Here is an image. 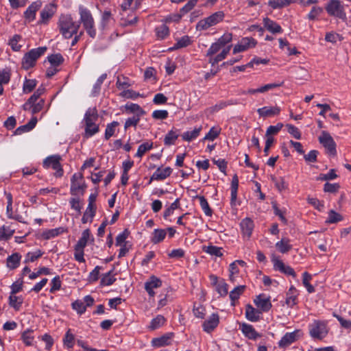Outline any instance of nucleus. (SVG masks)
<instances>
[{"label":"nucleus","instance_id":"nucleus-61","mask_svg":"<svg viewBox=\"0 0 351 351\" xmlns=\"http://www.w3.org/2000/svg\"><path fill=\"white\" fill-rule=\"evenodd\" d=\"M340 189V185L338 183L331 184L326 182L324 186V191L326 193H337Z\"/></svg>","mask_w":351,"mask_h":351},{"label":"nucleus","instance_id":"nucleus-34","mask_svg":"<svg viewBox=\"0 0 351 351\" xmlns=\"http://www.w3.org/2000/svg\"><path fill=\"white\" fill-rule=\"evenodd\" d=\"M343 219V216L334 210H330L328 212V216L326 220V223H337Z\"/></svg>","mask_w":351,"mask_h":351},{"label":"nucleus","instance_id":"nucleus-42","mask_svg":"<svg viewBox=\"0 0 351 351\" xmlns=\"http://www.w3.org/2000/svg\"><path fill=\"white\" fill-rule=\"evenodd\" d=\"M191 44L190 37L188 36H182L179 39L174 46L170 48V50H175L182 47H186Z\"/></svg>","mask_w":351,"mask_h":351},{"label":"nucleus","instance_id":"nucleus-46","mask_svg":"<svg viewBox=\"0 0 351 351\" xmlns=\"http://www.w3.org/2000/svg\"><path fill=\"white\" fill-rule=\"evenodd\" d=\"M153 147V143L145 142L138 146L136 156L141 158L146 152L150 150Z\"/></svg>","mask_w":351,"mask_h":351},{"label":"nucleus","instance_id":"nucleus-52","mask_svg":"<svg viewBox=\"0 0 351 351\" xmlns=\"http://www.w3.org/2000/svg\"><path fill=\"white\" fill-rule=\"evenodd\" d=\"M220 131L221 130L219 128L215 127L211 128L209 132L204 136V140L214 141L219 135Z\"/></svg>","mask_w":351,"mask_h":351},{"label":"nucleus","instance_id":"nucleus-41","mask_svg":"<svg viewBox=\"0 0 351 351\" xmlns=\"http://www.w3.org/2000/svg\"><path fill=\"white\" fill-rule=\"evenodd\" d=\"M125 109L128 110L130 112L135 113L134 115H138V117H141L145 114V112L141 108V107L136 104H130L125 105Z\"/></svg>","mask_w":351,"mask_h":351},{"label":"nucleus","instance_id":"nucleus-29","mask_svg":"<svg viewBox=\"0 0 351 351\" xmlns=\"http://www.w3.org/2000/svg\"><path fill=\"white\" fill-rule=\"evenodd\" d=\"M21 256L19 253H14L7 258V266L11 269L19 267Z\"/></svg>","mask_w":351,"mask_h":351},{"label":"nucleus","instance_id":"nucleus-2","mask_svg":"<svg viewBox=\"0 0 351 351\" xmlns=\"http://www.w3.org/2000/svg\"><path fill=\"white\" fill-rule=\"evenodd\" d=\"M58 27L63 37L69 39L77 33L80 24L73 21L71 15H61L58 21Z\"/></svg>","mask_w":351,"mask_h":351},{"label":"nucleus","instance_id":"nucleus-37","mask_svg":"<svg viewBox=\"0 0 351 351\" xmlns=\"http://www.w3.org/2000/svg\"><path fill=\"white\" fill-rule=\"evenodd\" d=\"M44 93L43 88H38L34 93L29 98L27 101L23 105L24 110H27L28 109V106L30 104H34L38 99L40 96Z\"/></svg>","mask_w":351,"mask_h":351},{"label":"nucleus","instance_id":"nucleus-13","mask_svg":"<svg viewBox=\"0 0 351 351\" xmlns=\"http://www.w3.org/2000/svg\"><path fill=\"white\" fill-rule=\"evenodd\" d=\"M271 261L274 263V269L278 270L285 274L292 276L293 278L296 276L293 269L290 266L285 265L284 263L277 257L273 256Z\"/></svg>","mask_w":351,"mask_h":351},{"label":"nucleus","instance_id":"nucleus-6","mask_svg":"<svg viewBox=\"0 0 351 351\" xmlns=\"http://www.w3.org/2000/svg\"><path fill=\"white\" fill-rule=\"evenodd\" d=\"M325 9L330 16L339 18L343 21H346L347 19L344 5L339 0H330L327 3Z\"/></svg>","mask_w":351,"mask_h":351},{"label":"nucleus","instance_id":"nucleus-10","mask_svg":"<svg viewBox=\"0 0 351 351\" xmlns=\"http://www.w3.org/2000/svg\"><path fill=\"white\" fill-rule=\"evenodd\" d=\"M309 333L311 337L317 339H322L328 333L326 324L320 321H315L309 326Z\"/></svg>","mask_w":351,"mask_h":351},{"label":"nucleus","instance_id":"nucleus-27","mask_svg":"<svg viewBox=\"0 0 351 351\" xmlns=\"http://www.w3.org/2000/svg\"><path fill=\"white\" fill-rule=\"evenodd\" d=\"M297 295V289L291 286L287 293L286 304L290 307L294 306L296 304Z\"/></svg>","mask_w":351,"mask_h":351},{"label":"nucleus","instance_id":"nucleus-33","mask_svg":"<svg viewBox=\"0 0 351 351\" xmlns=\"http://www.w3.org/2000/svg\"><path fill=\"white\" fill-rule=\"evenodd\" d=\"M15 230L10 226H3L0 228V241H7L12 237Z\"/></svg>","mask_w":351,"mask_h":351},{"label":"nucleus","instance_id":"nucleus-62","mask_svg":"<svg viewBox=\"0 0 351 351\" xmlns=\"http://www.w3.org/2000/svg\"><path fill=\"white\" fill-rule=\"evenodd\" d=\"M338 176L335 173V170L332 169L329 171L328 173L326 174H320L317 178L318 180H330L336 179Z\"/></svg>","mask_w":351,"mask_h":351},{"label":"nucleus","instance_id":"nucleus-20","mask_svg":"<svg viewBox=\"0 0 351 351\" xmlns=\"http://www.w3.org/2000/svg\"><path fill=\"white\" fill-rule=\"evenodd\" d=\"M171 169L170 167H166L164 169L158 168L156 171L153 173L151 177V180H162L169 177L171 173Z\"/></svg>","mask_w":351,"mask_h":351},{"label":"nucleus","instance_id":"nucleus-38","mask_svg":"<svg viewBox=\"0 0 351 351\" xmlns=\"http://www.w3.org/2000/svg\"><path fill=\"white\" fill-rule=\"evenodd\" d=\"M114 22V19L110 10H104L102 16L101 25L102 28H106Z\"/></svg>","mask_w":351,"mask_h":351},{"label":"nucleus","instance_id":"nucleus-12","mask_svg":"<svg viewBox=\"0 0 351 351\" xmlns=\"http://www.w3.org/2000/svg\"><path fill=\"white\" fill-rule=\"evenodd\" d=\"M257 42L250 37H245L241 40V41L236 45L233 48V53H237L239 52L244 51L249 48H252L256 46Z\"/></svg>","mask_w":351,"mask_h":351},{"label":"nucleus","instance_id":"nucleus-60","mask_svg":"<svg viewBox=\"0 0 351 351\" xmlns=\"http://www.w3.org/2000/svg\"><path fill=\"white\" fill-rule=\"evenodd\" d=\"M32 330H27L22 333L21 339L27 346H31L34 340V337L32 335Z\"/></svg>","mask_w":351,"mask_h":351},{"label":"nucleus","instance_id":"nucleus-17","mask_svg":"<svg viewBox=\"0 0 351 351\" xmlns=\"http://www.w3.org/2000/svg\"><path fill=\"white\" fill-rule=\"evenodd\" d=\"M254 303L258 308L265 312L269 311L272 306L269 298L264 295H258L254 300Z\"/></svg>","mask_w":351,"mask_h":351},{"label":"nucleus","instance_id":"nucleus-50","mask_svg":"<svg viewBox=\"0 0 351 351\" xmlns=\"http://www.w3.org/2000/svg\"><path fill=\"white\" fill-rule=\"evenodd\" d=\"M48 60L51 65L59 66L63 62L64 58L60 53H56L48 56Z\"/></svg>","mask_w":351,"mask_h":351},{"label":"nucleus","instance_id":"nucleus-19","mask_svg":"<svg viewBox=\"0 0 351 351\" xmlns=\"http://www.w3.org/2000/svg\"><path fill=\"white\" fill-rule=\"evenodd\" d=\"M242 332L250 339H256L261 337V335L258 334L252 325L247 324H243L241 326Z\"/></svg>","mask_w":351,"mask_h":351},{"label":"nucleus","instance_id":"nucleus-47","mask_svg":"<svg viewBox=\"0 0 351 351\" xmlns=\"http://www.w3.org/2000/svg\"><path fill=\"white\" fill-rule=\"evenodd\" d=\"M119 125L117 121H112L110 123H108L106 126L105 131V138L108 140L111 136H112L114 134L116 128Z\"/></svg>","mask_w":351,"mask_h":351},{"label":"nucleus","instance_id":"nucleus-54","mask_svg":"<svg viewBox=\"0 0 351 351\" xmlns=\"http://www.w3.org/2000/svg\"><path fill=\"white\" fill-rule=\"evenodd\" d=\"M156 32L158 38L163 39L169 35V27L165 25H162L156 28Z\"/></svg>","mask_w":351,"mask_h":351},{"label":"nucleus","instance_id":"nucleus-9","mask_svg":"<svg viewBox=\"0 0 351 351\" xmlns=\"http://www.w3.org/2000/svg\"><path fill=\"white\" fill-rule=\"evenodd\" d=\"M318 139L320 144H322L323 147L325 148L326 154L332 156H336L337 145L334 139L332 138V136L328 132L324 130L322 131Z\"/></svg>","mask_w":351,"mask_h":351},{"label":"nucleus","instance_id":"nucleus-32","mask_svg":"<svg viewBox=\"0 0 351 351\" xmlns=\"http://www.w3.org/2000/svg\"><path fill=\"white\" fill-rule=\"evenodd\" d=\"M40 4L38 3H33L30 5L25 12V16L27 19L32 21L34 19L36 11L40 8Z\"/></svg>","mask_w":351,"mask_h":351},{"label":"nucleus","instance_id":"nucleus-43","mask_svg":"<svg viewBox=\"0 0 351 351\" xmlns=\"http://www.w3.org/2000/svg\"><path fill=\"white\" fill-rule=\"evenodd\" d=\"M245 288V286H238L230 291V298L232 301V305H234V302L239 299V296L243 293Z\"/></svg>","mask_w":351,"mask_h":351},{"label":"nucleus","instance_id":"nucleus-44","mask_svg":"<svg viewBox=\"0 0 351 351\" xmlns=\"http://www.w3.org/2000/svg\"><path fill=\"white\" fill-rule=\"evenodd\" d=\"M178 134L171 130L165 136L164 143L166 145H171L175 143V141L178 138Z\"/></svg>","mask_w":351,"mask_h":351},{"label":"nucleus","instance_id":"nucleus-36","mask_svg":"<svg viewBox=\"0 0 351 351\" xmlns=\"http://www.w3.org/2000/svg\"><path fill=\"white\" fill-rule=\"evenodd\" d=\"M202 128L199 127L197 128H195L192 131H187L182 134V137L184 141H191L192 140L196 138L200 133Z\"/></svg>","mask_w":351,"mask_h":351},{"label":"nucleus","instance_id":"nucleus-14","mask_svg":"<svg viewBox=\"0 0 351 351\" xmlns=\"http://www.w3.org/2000/svg\"><path fill=\"white\" fill-rule=\"evenodd\" d=\"M300 330H295L292 332H287L278 342V346L280 348H287L291 343L297 341L300 337Z\"/></svg>","mask_w":351,"mask_h":351},{"label":"nucleus","instance_id":"nucleus-45","mask_svg":"<svg viewBox=\"0 0 351 351\" xmlns=\"http://www.w3.org/2000/svg\"><path fill=\"white\" fill-rule=\"evenodd\" d=\"M196 198H197L199 201V204L204 210V213L207 216H210L212 215V210L209 206V204L206 200V199L204 196H197Z\"/></svg>","mask_w":351,"mask_h":351},{"label":"nucleus","instance_id":"nucleus-35","mask_svg":"<svg viewBox=\"0 0 351 351\" xmlns=\"http://www.w3.org/2000/svg\"><path fill=\"white\" fill-rule=\"evenodd\" d=\"M167 234V232L164 229H155L153 232V237L151 239L154 244L158 243L164 240Z\"/></svg>","mask_w":351,"mask_h":351},{"label":"nucleus","instance_id":"nucleus-40","mask_svg":"<svg viewBox=\"0 0 351 351\" xmlns=\"http://www.w3.org/2000/svg\"><path fill=\"white\" fill-rule=\"evenodd\" d=\"M75 341V335L71 332V329H69L63 339L64 345L69 349L73 348Z\"/></svg>","mask_w":351,"mask_h":351},{"label":"nucleus","instance_id":"nucleus-1","mask_svg":"<svg viewBox=\"0 0 351 351\" xmlns=\"http://www.w3.org/2000/svg\"><path fill=\"white\" fill-rule=\"evenodd\" d=\"M98 119L99 114L96 108H89L86 110L83 119L86 137H90L99 132V127L97 123Z\"/></svg>","mask_w":351,"mask_h":351},{"label":"nucleus","instance_id":"nucleus-11","mask_svg":"<svg viewBox=\"0 0 351 351\" xmlns=\"http://www.w3.org/2000/svg\"><path fill=\"white\" fill-rule=\"evenodd\" d=\"M71 193L77 195L79 193H84L86 189V184L83 181V176L82 173H74L71 180Z\"/></svg>","mask_w":351,"mask_h":351},{"label":"nucleus","instance_id":"nucleus-59","mask_svg":"<svg viewBox=\"0 0 351 351\" xmlns=\"http://www.w3.org/2000/svg\"><path fill=\"white\" fill-rule=\"evenodd\" d=\"M36 86V81L35 80H26L23 84V92L29 93L32 92Z\"/></svg>","mask_w":351,"mask_h":351},{"label":"nucleus","instance_id":"nucleus-18","mask_svg":"<svg viewBox=\"0 0 351 351\" xmlns=\"http://www.w3.org/2000/svg\"><path fill=\"white\" fill-rule=\"evenodd\" d=\"M264 27L272 34H279L282 32V29L276 22L272 21L268 17L263 19Z\"/></svg>","mask_w":351,"mask_h":351},{"label":"nucleus","instance_id":"nucleus-55","mask_svg":"<svg viewBox=\"0 0 351 351\" xmlns=\"http://www.w3.org/2000/svg\"><path fill=\"white\" fill-rule=\"evenodd\" d=\"M282 127L283 124L282 123H278L276 125H270L266 131L265 136H272V135L277 134Z\"/></svg>","mask_w":351,"mask_h":351},{"label":"nucleus","instance_id":"nucleus-3","mask_svg":"<svg viewBox=\"0 0 351 351\" xmlns=\"http://www.w3.org/2000/svg\"><path fill=\"white\" fill-rule=\"evenodd\" d=\"M232 40V34L231 33H225L217 40L219 44H221V46H222L223 49H222L221 52L217 55L215 58H210L209 62L213 66L215 65L226 58L232 47L231 45L228 46L226 45L229 44Z\"/></svg>","mask_w":351,"mask_h":351},{"label":"nucleus","instance_id":"nucleus-51","mask_svg":"<svg viewBox=\"0 0 351 351\" xmlns=\"http://www.w3.org/2000/svg\"><path fill=\"white\" fill-rule=\"evenodd\" d=\"M21 39V36H19L18 34H15L10 40L9 45H10L12 50H14L15 51H18L21 49L22 46H21V45L19 44V42L20 41Z\"/></svg>","mask_w":351,"mask_h":351},{"label":"nucleus","instance_id":"nucleus-23","mask_svg":"<svg viewBox=\"0 0 351 351\" xmlns=\"http://www.w3.org/2000/svg\"><path fill=\"white\" fill-rule=\"evenodd\" d=\"M261 312L254 308L252 305L247 304L245 309V317L251 322H256L259 320Z\"/></svg>","mask_w":351,"mask_h":351},{"label":"nucleus","instance_id":"nucleus-8","mask_svg":"<svg viewBox=\"0 0 351 351\" xmlns=\"http://www.w3.org/2000/svg\"><path fill=\"white\" fill-rule=\"evenodd\" d=\"M224 18V13L222 11L216 12L207 18L200 20L197 25V30H205L211 26L217 25L220 21H223Z\"/></svg>","mask_w":351,"mask_h":351},{"label":"nucleus","instance_id":"nucleus-5","mask_svg":"<svg viewBox=\"0 0 351 351\" xmlns=\"http://www.w3.org/2000/svg\"><path fill=\"white\" fill-rule=\"evenodd\" d=\"M80 22L83 24L84 28L87 34L91 37L96 36L95 22L91 13L86 8H80Z\"/></svg>","mask_w":351,"mask_h":351},{"label":"nucleus","instance_id":"nucleus-58","mask_svg":"<svg viewBox=\"0 0 351 351\" xmlns=\"http://www.w3.org/2000/svg\"><path fill=\"white\" fill-rule=\"evenodd\" d=\"M221 247L214 246V245H209L206 247V248L204 250V251L210 254V255H215L216 256L220 257L223 255L221 252Z\"/></svg>","mask_w":351,"mask_h":351},{"label":"nucleus","instance_id":"nucleus-22","mask_svg":"<svg viewBox=\"0 0 351 351\" xmlns=\"http://www.w3.org/2000/svg\"><path fill=\"white\" fill-rule=\"evenodd\" d=\"M240 226L243 235L250 238L254 229L253 221L249 218H245L242 220Z\"/></svg>","mask_w":351,"mask_h":351},{"label":"nucleus","instance_id":"nucleus-53","mask_svg":"<svg viewBox=\"0 0 351 351\" xmlns=\"http://www.w3.org/2000/svg\"><path fill=\"white\" fill-rule=\"evenodd\" d=\"M63 231H64L63 228L51 229V230L45 231L43 233V236L45 239H51V238H53V237L58 236L60 233L63 232Z\"/></svg>","mask_w":351,"mask_h":351},{"label":"nucleus","instance_id":"nucleus-39","mask_svg":"<svg viewBox=\"0 0 351 351\" xmlns=\"http://www.w3.org/2000/svg\"><path fill=\"white\" fill-rule=\"evenodd\" d=\"M165 322V318L162 315H158L151 321L149 328L151 330H154L161 327Z\"/></svg>","mask_w":351,"mask_h":351},{"label":"nucleus","instance_id":"nucleus-57","mask_svg":"<svg viewBox=\"0 0 351 351\" xmlns=\"http://www.w3.org/2000/svg\"><path fill=\"white\" fill-rule=\"evenodd\" d=\"M96 208H93V210H88V207L86 208V211L84 212L83 217L82 218V222L83 223H86L88 221L91 222L93 218L95 215Z\"/></svg>","mask_w":351,"mask_h":351},{"label":"nucleus","instance_id":"nucleus-26","mask_svg":"<svg viewBox=\"0 0 351 351\" xmlns=\"http://www.w3.org/2000/svg\"><path fill=\"white\" fill-rule=\"evenodd\" d=\"M172 337V334H166L160 337L154 338L152 340V345L154 347H162L170 344V339Z\"/></svg>","mask_w":351,"mask_h":351},{"label":"nucleus","instance_id":"nucleus-64","mask_svg":"<svg viewBox=\"0 0 351 351\" xmlns=\"http://www.w3.org/2000/svg\"><path fill=\"white\" fill-rule=\"evenodd\" d=\"M72 307L80 314L84 313L86 309L84 302L81 300H76L73 302Z\"/></svg>","mask_w":351,"mask_h":351},{"label":"nucleus","instance_id":"nucleus-49","mask_svg":"<svg viewBox=\"0 0 351 351\" xmlns=\"http://www.w3.org/2000/svg\"><path fill=\"white\" fill-rule=\"evenodd\" d=\"M311 278L312 276L308 272H304L303 274L302 283L306 288L308 293H313L315 291L314 287L309 283V281L311 280Z\"/></svg>","mask_w":351,"mask_h":351},{"label":"nucleus","instance_id":"nucleus-15","mask_svg":"<svg viewBox=\"0 0 351 351\" xmlns=\"http://www.w3.org/2000/svg\"><path fill=\"white\" fill-rule=\"evenodd\" d=\"M162 286V281L155 276H152L145 283V289L150 297L155 295L154 289L159 288Z\"/></svg>","mask_w":351,"mask_h":351},{"label":"nucleus","instance_id":"nucleus-21","mask_svg":"<svg viewBox=\"0 0 351 351\" xmlns=\"http://www.w3.org/2000/svg\"><path fill=\"white\" fill-rule=\"evenodd\" d=\"M280 110H280V107H278L277 106H274V107L265 106V107H263L261 108H258L257 110V112L258 113V114L261 117H271V116L277 115L280 113Z\"/></svg>","mask_w":351,"mask_h":351},{"label":"nucleus","instance_id":"nucleus-7","mask_svg":"<svg viewBox=\"0 0 351 351\" xmlns=\"http://www.w3.org/2000/svg\"><path fill=\"white\" fill-rule=\"evenodd\" d=\"M61 156L60 155H51L47 157L43 162V166L45 169L51 168L56 171L54 176L56 178H60L63 176L64 171L60 164Z\"/></svg>","mask_w":351,"mask_h":351},{"label":"nucleus","instance_id":"nucleus-4","mask_svg":"<svg viewBox=\"0 0 351 351\" xmlns=\"http://www.w3.org/2000/svg\"><path fill=\"white\" fill-rule=\"evenodd\" d=\"M47 51L46 47L33 49L26 53L22 60V68L28 70L35 66L36 60Z\"/></svg>","mask_w":351,"mask_h":351},{"label":"nucleus","instance_id":"nucleus-28","mask_svg":"<svg viewBox=\"0 0 351 351\" xmlns=\"http://www.w3.org/2000/svg\"><path fill=\"white\" fill-rule=\"evenodd\" d=\"M290 240L288 238H282L281 240L276 243V247L278 251L282 254L287 253L292 248L291 245L289 244Z\"/></svg>","mask_w":351,"mask_h":351},{"label":"nucleus","instance_id":"nucleus-30","mask_svg":"<svg viewBox=\"0 0 351 351\" xmlns=\"http://www.w3.org/2000/svg\"><path fill=\"white\" fill-rule=\"evenodd\" d=\"M239 187V178L237 175L234 174L231 182V204L234 205L237 196Z\"/></svg>","mask_w":351,"mask_h":351},{"label":"nucleus","instance_id":"nucleus-16","mask_svg":"<svg viewBox=\"0 0 351 351\" xmlns=\"http://www.w3.org/2000/svg\"><path fill=\"white\" fill-rule=\"evenodd\" d=\"M219 323V316L217 313H213L208 319L205 320L202 324L205 332L210 333L217 328Z\"/></svg>","mask_w":351,"mask_h":351},{"label":"nucleus","instance_id":"nucleus-25","mask_svg":"<svg viewBox=\"0 0 351 351\" xmlns=\"http://www.w3.org/2000/svg\"><path fill=\"white\" fill-rule=\"evenodd\" d=\"M56 8L53 4L47 5L40 13L41 21L40 23H46L49 19H51L55 13Z\"/></svg>","mask_w":351,"mask_h":351},{"label":"nucleus","instance_id":"nucleus-63","mask_svg":"<svg viewBox=\"0 0 351 351\" xmlns=\"http://www.w3.org/2000/svg\"><path fill=\"white\" fill-rule=\"evenodd\" d=\"M271 180L279 191H282L287 188V184L283 178L277 179L275 176H271Z\"/></svg>","mask_w":351,"mask_h":351},{"label":"nucleus","instance_id":"nucleus-56","mask_svg":"<svg viewBox=\"0 0 351 351\" xmlns=\"http://www.w3.org/2000/svg\"><path fill=\"white\" fill-rule=\"evenodd\" d=\"M180 206V199H176L169 208H167L164 212V217L167 219L169 216L173 214V210L178 208Z\"/></svg>","mask_w":351,"mask_h":351},{"label":"nucleus","instance_id":"nucleus-31","mask_svg":"<svg viewBox=\"0 0 351 351\" xmlns=\"http://www.w3.org/2000/svg\"><path fill=\"white\" fill-rule=\"evenodd\" d=\"M296 0H269L268 5L273 9H279L288 6Z\"/></svg>","mask_w":351,"mask_h":351},{"label":"nucleus","instance_id":"nucleus-24","mask_svg":"<svg viewBox=\"0 0 351 351\" xmlns=\"http://www.w3.org/2000/svg\"><path fill=\"white\" fill-rule=\"evenodd\" d=\"M90 237H92L90 234V230L86 229L85 230H84L82 234L81 238L80 239V240L77 241V244L75 246V250H84Z\"/></svg>","mask_w":351,"mask_h":351},{"label":"nucleus","instance_id":"nucleus-48","mask_svg":"<svg viewBox=\"0 0 351 351\" xmlns=\"http://www.w3.org/2000/svg\"><path fill=\"white\" fill-rule=\"evenodd\" d=\"M112 271L105 274L103 275L100 284L102 286H109L114 283L116 280V278L112 275Z\"/></svg>","mask_w":351,"mask_h":351}]
</instances>
